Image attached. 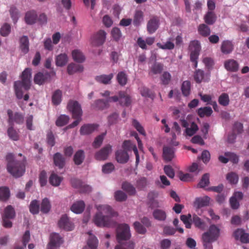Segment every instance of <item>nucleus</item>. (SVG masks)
<instances>
[{
    "label": "nucleus",
    "mask_w": 249,
    "mask_h": 249,
    "mask_svg": "<svg viewBox=\"0 0 249 249\" xmlns=\"http://www.w3.org/2000/svg\"><path fill=\"white\" fill-rule=\"evenodd\" d=\"M5 160L7 161L8 172L15 178H20L25 172V164L23 160L15 159L14 155L9 153L6 155Z\"/></svg>",
    "instance_id": "1"
},
{
    "label": "nucleus",
    "mask_w": 249,
    "mask_h": 249,
    "mask_svg": "<svg viewBox=\"0 0 249 249\" xmlns=\"http://www.w3.org/2000/svg\"><path fill=\"white\" fill-rule=\"evenodd\" d=\"M31 77V70L27 68L22 73L21 81H17L15 82V91L18 99H21L23 97L22 88L24 90H28L30 89Z\"/></svg>",
    "instance_id": "2"
},
{
    "label": "nucleus",
    "mask_w": 249,
    "mask_h": 249,
    "mask_svg": "<svg viewBox=\"0 0 249 249\" xmlns=\"http://www.w3.org/2000/svg\"><path fill=\"white\" fill-rule=\"evenodd\" d=\"M219 236V229L215 225H211L208 231L202 234V241L204 249H212V243Z\"/></svg>",
    "instance_id": "3"
},
{
    "label": "nucleus",
    "mask_w": 249,
    "mask_h": 249,
    "mask_svg": "<svg viewBox=\"0 0 249 249\" xmlns=\"http://www.w3.org/2000/svg\"><path fill=\"white\" fill-rule=\"evenodd\" d=\"M130 237L129 225L126 223L118 224L116 229V237L119 243L128 240Z\"/></svg>",
    "instance_id": "4"
},
{
    "label": "nucleus",
    "mask_w": 249,
    "mask_h": 249,
    "mask_svg": "<svg viewBox=\"0 0 249 249\" xmlns=\"http://www.w3.org/2000/svg\"><path fill=\"white\" fill-rule=\"evenodd\" d=\"M8 116V122L10 125H14V124H22L24 122V116L22 113L16 112L14 113L10 109L7 110Z\"/></svg>",
    "instance_id": "5"
},
{
    "label": "nucleus",
    "mask_w": 249,
    "mask_h": 249,
    "mask_svg": "<svg viewBox=\"0 0 249 249\" xmlns=\"http://www.w3.org/2000/svg\"><path fill=\"white\" fill-rule=\"evenodd\" d=\"M67 107L68 110L71 112L73 118H79L82 116V109L78 101L72 100L69 101Z\"/></svg>",
    "instance_id": "6"
},
{
    "label": "nucleus",
    "mask_w": 249,
    "mask_h": 249,
    "mask_svg": "<svg viewBox=\"0 0 249 249\" xmlns=\"http://www.w3.org/2000/svg\"><path fill=\"white\" fill-rule=\"evenodd\" d=\"M106 33L102 30L93 35L91 37V44L93 46L103 45L105 41Z\"/></svg>",
    "instance_id": "7"
},
{
    "label": "nucleus",
    "mask_w": 249,
    "mask_h": 249,
    "mask_svg": "<svg viewBox=\"0 0 249 249\" xmlns=\"http://www.w3.org/2000/svg\"><path fill=\"white\" fill-rule=\"evenodd\" d=\"M189 49L191 51V61H197L199 51L201 50V47L200 46L198 41L196 40L191 41L189 45Z\"/></svg>",
    "instance_id": "8"
},
{
    "label": "nucleus",
    "mask_w": 249,
    "mask_h": 249,
    "mask_svg": "<svg viewBox=\"0 0 249 249\" xmlns=\"http://www.w3.org/2000/svg\"><path fill=\"white\" fill-rule=\"evenodd\" d=\"M93 221L98 227H108L109 217L104 215L101 212H98L93 217Z\"/></svg>",
    "instance_id": "9"
},
{
    "label": "nucleus",
    "mask_w": 249,
    "mask_h": 249,
    "mask_svg": "<svg viewBox=\"0 0 249 249\" xmlns=\"http://www.w3.org/2000/svg\"><path fill=\"white\" fill-rule=\"evenodd\" d=\"M122 148H123V150L127 152L130 151L131 150H133L136 157V163L137 164L139 163L140 160L139 152L138 151L136 146L134 143H132L129 140L124 141L123 143Z\"/></svg>",
    "instance_id": "10"
},
{
    "label": "nucleus",
    "mask_w": 249,
    "mask_h": 249,
    "mask_svg": "<svg viewBox=\"0 0 249 249\" xmlns=\"http://www.w3.org/2000/svg\"><path fill=\"white\" fill-rule=\"evenodd\" d=\"M63 241L59 234L53 233L50 236V241L47 249H56L62 243Z\"/></svg>",
    "instance_id": "11"
},
{
    "label": "nucleus",
    "mask_w": 249,
    "mask_h": 249,
    "mask_svg": "<svg viewBox=\"0 0 249 249\" xmlns=\"http://www.w3.org/2000/svg\"><path fill=\"white\" fill-rule=\"evenodd\" d=\"M51 78V73L48 72H38L34 77V82L36 84L42 85Z\"/></svg>",
    "instance_id": "12"
},
{
    "label": "nucleus",
    "mask_w": 249,
    "mask_h": 249,
    "mask_svg": "<svg viewBox=\"0 0 249 249\" xmlns=\"http://www.w3.org/2000/svg\"><path fill=\"white\" fill-rule=\"evenodd\" d=\"M58 226L61 229L70 231L73 229V224L70 220L66 214L62 215L59 222Z\"/></svg>",
    "instance_id": "13"
},
{
    "label": "nucleus",
    "mask_w": 249,
    "mask_h": 249,
    "mask_svg": "<svg viewBox=\"0 0 249 249\" xmlns=\"http://www.w3.org/2000/svg\"><path fill=\"white\" fill-rule=\"evenodd\" d=\"M160 25V20L158 17L154 16L148 21L147 30L149 34H152L157 30Z\"/></svg>",
    "instance_id": "14"
},
{
    "label": "nucleus",
    "mask_w": 249,
    "mask_h": 249,
    "mask_svg": "<svg viewBox=\"0 0 249 249\" xmlns=\"http://www.w3.org/2000/svg\"><path fill=\"white\" fill-rule=\"evenodd\" d=\"M224 67L228 71L235 72L239 70V64L233 59H229L224 61Z\"/></svg>",
    "instance_id": "15"
},
{
    "label": "nucleus",
    "mask_w": 249,
    "mask_h": 249,
    "mask_svg": "<svg viewBox=\"0 0 249 249\" xmlns=\"http://www.w3.org/2000/svg\"><path fill=\"white\" fill-rule=\"evenodd\" d=\"M101 95L103 97H106V99H99L97 100L95 103V107L99 109H103L107 107L109 103V91H105L104 93H102Z\"/></svg>",
    "instance_id": "16"
},
{
    "label": "nucleus",
    "mask_w": 249,
    "mask_h": 249,
    "mask_svg": "<svg viewBox=\"0 0 249 249\" xmlns=\"http://www.w3.org/2000/svg\"><path fill=\"white\" fill-rule=\"evenodd\" d=\"M210 198L208 196L196 197L193 202V206L196 209L209 206Z\"/></svg>",
    "instance_id": "17"
},
{
    "label": "nucleus",
    "mask_w": 249,
    "mask_h": 249,
    "mask_svg": "<svg viewBox=\"0 0 249 249\" xmlns=\"http://www.w3.org/2000/svg\"><path fill=\"white\" fill-rule=\"evenodd\" d=\"M116 160L120 163H125L129 160V155L127 151L122 149L118 150L116 152Z\"/></svg>",
    "instance_id": "18"
},
{
    "label": "nucleus",
    "mask_w": 249,
    "mask_h": 249,
    "mask_svg": "<svg viewBox=\"0 0 249 249\" xmlns=\"http://www.w3.org/2000/svg\"><path fill=\"white\" fill-rule=\"evenodd\" d=\"M234 49L232 42L229 40H224L221 44V51L224 54H228L231 53Z\"/></svg>",
    "instance_id": "19"
},
{
    "label": "nucleus",
    "mask_w": 249,
    "mask_h": 249,
    "mask_svg": "<svg viewBox=\"0 0 249 249\" xmlns=\"http://www.w3.org/2000/svg\"><path fill=\"white\" fill-rule=\"evenodd\" d=\"M162 157L166 162L171 161L174 157V150L173 148L164 146L162 148Z\"/></svg>",
    "instance_id": "20"
},
{
    "label": "nucleus",
    "mask_w": 249,
    "mask_h": 249,
    "mask_svg": "<svg viewBox=\"0 0 249 249\" xmlns=\"http://www.w3.org/2000/svg\"><path fill=\"white\" fill-rule=\"evenodd\" d=\"M98 124H87L82 126L80 129V133L82 135H89L96 130Z\"/></svg>",
    "instance_id": "21"
},
{
    "label": "nucleus",
    "mask_w": 249,
    "mask_h": 249,
    "mask_svg": "<svg viewBox=\"0 0 249 249\" xmlns=\"http://www.w3.org/2000/svg\"><path fill=\"white\" fill-rule=\"evenodd\" d=\"M85 203L83 200H78L75 202L71 206V210L75 213H81L85 209Z\"/></svg>",
    "instance_id": "22"
},
{
    "label": "nucleus",
    "mask_w": 249,
    "mask_h": 249,
    "mask_svg": "<svg viewBox=\"0 0 249 249\" xmlns=\"http://www.w3.org/2000/svg\"><path fill=\"white\" fill-rule=\"evenodd\" d=\"M88 234L89 235L88 240V247H85L83 249H97L98 240L96 237L92 234L91 231L88 232Z\"/></svg>",
    "instance_id": "23"
},
{
    "label": "nucleus",
    "mask_w": 249,
    "mask_h": 249,
    "mask_svg": "<svg viewBox=\"0 0 249 249\" xmlns=\"http://www.w3.org/2000/svg\"><path fill=\"white\" fill-rule=\"evenodd\" d=\"M122 188L129 196H134L136 194V188L128 181L123 182Z\"/></svg>",
    "instance_id": "24"
},
{
    "label": "nucleus",
    "mask_w": 249,
    "mask_h": 249,
    "mask_svg": "<svg viewBox=\"0 0 249 249\" xmlns=\"http://www.w3.org/2000/svg\"><path fill=\"white\" fill-rule=\"evenodd\" d=\"M109 155V146L106 145L95 154V157L97 160H105L107 159Z\"/></svg>",
    "instance_id": "25"
},
{
    "label": "nucleus",
    "mask_w": 249,
    "mask_h": 249,
    "mask_svg": "<svg viewBox=\"0 0 249 249\" xmlns=\"http://www.w3.org/2000/svg\"><path fill=\"white\" fill-rule=\"evenodd\" d=\"M53 162L55 166H58L60 169L63 168L65 165V159L62 155L59 153L54 154Z\"/></svg>",
    "instance_id": "26"
},
{
    "label": "nucleus",
    "mask_w": 249,
    "mask_h": 249,
    "mask_svg": "<svg viewBox=\"0 0 249 249\" xmlns=\"http://www.w3.org/2000/svg\"><path fill=\"white\" fill-rule=\"evenodd\" d=\"M20 49L24 54H26L29 50V39L27 36H23L20 38Z\"/></svg>",
    "instance_id": "27"
},
{
    "label": "nucleus",
    "mask_w": 249,
    "mask_h": 249,
    "mask_svg": "<svg viewBox=\"0 0 249 249\" xmlns=\"http://www.w3.org/2000/svg\"><path fill=\"white\" fill-rule=\"evenodd\" d=\"M84 68L82 66L71 63L67 67V72L69 74H72L76 72H81L83 71Z\"/></svg>",
    "instance_id": "28"
},
{
    "label": "nucleus",
    "mask_w": 249,
    "mask_h": 249,
    "mask_svg": "<svg viewBox=\"0 0 249 249\" xmlns=\"http://www.w3.org/2000/svg\"><path fill=\"white\" fill-rule=\"evenodd\" d=\"M204 20L206 24L212 25L216 20V16L213 11H208L204 16Z\"/></svg>",
    "instance_id": "29"
},
{
    "label": "nucleus",
    "mask_w": 249,
    "mask_h": 249,
    "mask_svg": "<svg viewBox=\"0 0 249 249\" xmlns=\"http://www.w3.org/2000/svg\"><path fill=\"white\" fill-rule=\"evenodd\" d=\"M119 97H120V103L121 106L128 107L131 103L130 96L124 91H121L119 92Z\"/></svg>",
    "instance_id": "30"
},
{
    "label": "nucleus",
    "mask_w": 249,
    "mask_h": 249,
    "mask_svg": "<svg viewBox=\"0 0 249 249\" xmlns=\"http://www.w3.org/2000/svg\"><path fill=\"white\" fill-rule=\"evenodd\" d=\"M197 31L199 35L203 37H208L211 34V29L208 24L202 23L197 27Z\"/></svg>",
    "instance_id": "31"
},
{
    "label": "nucleus",
    "mask_w": 249,
    "mask_h": 249,
    "mask_svg": "<svg viewBox=\"0 0 249 249\" xmlns=\"http://www.w3.org/2000/svg\"><path fill=\"white\" fill-rule=\"evenodd\" d=\"M16 217V212L14 208L12 205H8L4 210L2 217H8L14 219Z\"/></svg>",
    "instance_id": "32"
},
{
    "label": "nucleus",
    "mask_w": 249,
    "mask_h": 249,
    "mask_svg": "<svg viewBox=\"0 0 249 249\" xmlns=\"http://www.w3.org/2000/svg\"><path fill=\"white\" fill-rule=\"evenodd\" d=\"M62 93L60 89L54 91L52 95V103L54 106L59 105L62 101Z\"/></svg>",
    "instance_id": "33"
},
{
    "label": "nucleus",
    "mask_w": 249,
    "mask_h": 249,
    "mask_svg": "<svg viewBox=\"0 0 249 249\" xmlns=\"http://www.w3.org/2000/svg\"><path fill=\"white\" fill-rule=\"evenodd\" d=\"M85 159L84 152L82 150H78L73 156V161L74 164L77 165H80L83 163Z\"/></svg>",
    "instance_id": "34"
},
{
    "label": "nucleus",
    "mask_w": 249,
    "mask_h": 249,
    "mask_svg": "<svg viewBox=\"0 0 249 249\" xmlns=\"http://www.w3.org/2000/svg\"><path fill=\"white\" fill-rule=\"evenodd\" d=\"M213 113L211 107H201L198 108L197 113L199 117H209Z\"/></svg>",
    "instance_id": "35"
},
{
    "label": "nucleus",
    "mask_w": 249,
    "mask_h": 249,
    "mask_svg": "<svg viewBox=\"0 0 249 249\" xmlns=\"http://www.w3.org/2000/svg\"><path fill=\"white\" fill-rule=\"evenodd\" d=\"M72 56L75 62L78 63L84 62L85 60V56L79 50H74L72 52Z\"/></svg>",
    "instance_id": "36"
},
{
    "label": "nucleus",
    "mask_w": 249,
    "mask_h": 249,
    "mask_svg": "<svg viewBox=\"0 0 249 249\" xmlns=\"http://www.w3.org/2000/svg\"><path fill=\"white\" fill-rule=\"evenodd\" d=\"M117 81L119 85L124 86L126 85L128 81V76L124 71L118 73L116 76Z\"/></svg>",
    "instance_id": "37"
},
{
    "label": "nucleus",
    "mask_w": 249,
    "mask_h": 249,
    "mask_svg": "<svg viewBox=\"0 0 249 249\" xmlns=\"http://www.w3.org/2000/svg\"><path fill=\"white\" fill-rule=\"evenodd\" d=\"M155 219L159 221H164L166 218V213L165 211L160 209H156L153 213Z\"/></svg>",
    "instance_id": "38"
},
{
    "label": "nucleus",
    "mask_w": 249,
    "mask_h": 249,
    "mask_svg": "<svg viewBox=\"0 0 249 249\" xmlns=\"http://www.w3.org/2000/svg\"><path fill=\"white\" fill-rule=\"evenodd\" d=\"M37 16L35 11H30L27 12L25 18L26 22L28 24H34L36 19Z\"/></svg>",
    "instance_id": "39"
},
{
    "label": "nucleus",
    "mask_w": 249,
    "mask_h": 249,
    "mask_svg": "<svg viewBox=\"0 0 249 249\" xmlns=\"http://www.w3.org/2000/svg\"><path fill=\"white\" fill-rule=\"evenodd\" d=\"M181 91H182L183 96L187 97L190 94L191 91V82L188 80L183 81L182 86H181Z\"/></svg>",
    "instance_id": "40"
},
{
    "label": "nucleus",
    "mask_w": 249,
    "mask_h": 249,
    "mask_svg": "<svg viewBox=\"0 0 249 249\" xmlns=\"http://www.w3.org/2000/svg\"><path fill=\"white\" fill-rule=\"evenodd\" d=\"M10 197V191L8 187H0V200L5 201L9 199Z\"/></svg>",
    "instance_id": "41"
},
{
    "label": "nucleus",
    "mask_w": 249,
    "mask_h": 249,
    "mask_svg": "<svg viewBox=\"0 0 249 249\" xmlns=\"http://www.w3.org/2000/svg\"><path fill=\"white\" fill-rule=\"evenodd\" d=\"M68 62L67 55L65 54H60L55 58V64L57 66L62 67L65 66Z\"/></svg>",
    "instance_id": "42"
},
{
    "label": "nucleus",
    "mask_w": 249,
    "mask_h": 249,
    "mask_svg": "<svg viewBox=\"0 0 249 249\" xmlns=\"http://www.w3.org/2000/svg\"><path fill=\"white\" fill-rule=\"evenodd\" d=\"M147 185V180L145 177H141L136 181V187L140 191L144 190Z\"/></svg>",
    "instance_id": "43"
},
{
    "label": "nucleus",
    "mask_w": 249,
    "mask_h": 249,
    "mask_svg": "<svg viewBox=\"0 0 249 249\" xmlns=\"http://www.w3.org/2000/svg\"><path fill=\"white\" fill-rule=\"evenodd\" d=\"M62 178L57 175L52 173L49 178V183L53 186H58L61 182Z\"/></svg>",
    "instance_id": "44"
},
{
    "label": "nucleus",
    "mask_w": 249,
    "mask_h": 249,
    "mask_svg": "<svg viewBox=\"0 0 249 249\" xmlns=\"http://www.w3.org/2000/svg\"><path fill=\"white\" fill-rule=\"evenodd\" d=\"M192 221L196 227L199 229H204L205 227V223L203 220L196 214H195L193 215Z\"/></svg>",
    "instance_id": "45"
},
{
    "label": "nucleus",
    "mask_w": 249,
    "mask_h": 249,
    "mask_svg": "<svg viewBox=\"0 0 249 249\" xmlns=\"http://www.w3.org/2000/svg\"><path fill=\"white\" fill-rule=\"evenodd\" d=\"M210 183V175L209 173L204 174L197 184V187L200 188H204L209 185Z\"/></svg>",
    "instance_id": "46"
},
{
    "label": "nucleus",
    "mask_w": 249,
    "mask_h": 249,
    "mask_svg": "<svg viewBox=\"0 0 249 249\" xmlns=\"http://www.w3.org/2000/svg\"><path fill=\"white\" fill-rule=\"evenodd\" d=\"M51 209V205L49 199L47 198L43 199L41 203V212L44 213H47L50 211Z\"/></svg>",
    "instance_id": "47"
},
{
    "label": "nucleus",
    "mask_w": 249,
    "mask_h": 249,
    "mask_svg": "<svg viewBox=\"0 0 249 249\" xmlns=\"http://www.w3.org/2000/svg\"><path fill=\"white\" fill-rule=\"evenodd\" d=\"M219 104L223 107H227L230 103V98L228 94L226 93H222L218 98Z\"/></svg>",
    "instance_id": "48"
},
{
    "label": "nucleus",
    "mask_w": 249,
    "mask_h": 249,
    "mask_svg": "<svg viewBox=\"0 0 249 249\" xmlns=\"http://www.w3.org/2000/svg\"><path fill=\"white\" fill-rule=\"evenodd\" d=\"M29 211L33 214L38 213L39 212V204L37 200L35 199L31 202L29 205Z\"/></svg>",
    "instance_id": "49"
},
{
    "label": "nucleus",
    "mask_w": 249,
    "mask_h": 249,
    "mask_svg": "<svg viewBox=\"0 0 249 249\" xmlns=\"http://www.w3.org/2000/svg\"><path fill=\"white\" fill-rule=\"evenodd\" d=\"M106 134V132L103 133L102 134L98 135L95 139L94 141L92 142V147L94 148H98L101 146L103 142L104 137Z\"/></svg>",
    "instance_id": "50"
},
{
    "label": "nucleus",
    "mask_w": 249,
    "mask_h": 249,
    "mask_svg": "<svg viewBox=\"0 0 249 249\" xmlns=\"http://www.w3.org/2000/svg\"><path fill=\"white\" fill-rule=\"evenodd\" d=\"M143 19V13L141 10L136 11L134 15L133 24L135 26H138Z\"/></svg>",
    "instance_id": "51"
},
{
    "label": "nucleus",
    "mask_w": 249,
    "mask_h": 249,
    "mask_svg": "<svg viewBox=\"0 0 249 249\" xmlns=\"http://www.w3.org/2000/svg\"><path fill=\"white\" fill-rule=\"evenodd\" d=\"M204 72L201 69H197L194 74V79L198 83H201L204 79Z\"/></svg>",
    "instance_id": "52"
},
{
    "label": "nucleus",
    "mask_w": 249,
    "mask_h": 249,
    "mask_svg": "<svg viewBox=\"0 0 249 249\" xmlns=\"http://www.w3.org/2000/svg\"><path fill=\"white\" fill-rule=\"evenodd\" d=\"M132 125L136 129L137 131L143 136H146V132L144 129L143 128L142 125L140 124L139 121L135 119L132 121Z\"/></svg>",
    "instance_id": "53"
},
{
    "label": "nucleus",
    "mask_w": 249,
    "mask_h": 249,
    "mask_svg": "<svg viewBox=\"0 0 249 249\" xmlns=\"http://www.w3.org/2000/svg\"><path fill=\"white\" fill-rule=\"evenodd\" d=\"M69 119L70 118L68 116L61 115L57 119L56 122H55V124L58 126H64L68 123Z\"/></svg>",
    "instance_id": "54"
},
{
    "label": "nucleus",
    "mask_w": 249,
    "mask_h": 249,
    "mask_svg": "<svg viewBox=\"0 0 249 249\" xmlns=\"http://www.w3.org/2000/svg\"><path fill=\"white\" fill-rule=\"evenodd\" d=\"M197 125L195 123H192L190 128L187 127L185 130L186 134L189 136H192L198 130Z\"/></svg>",
    "instance_id": "55"
},
{
    "label": "nucleus",
    "mask_w": 249,
    "mask_h": 249,
    "mask_svg": "<svg viewBox=\"0 0 249 249\" xmlns=\"http://www.w3.org/2000/svg\"><path fill=\"white\" fill-rule=\"evenodd\" d=\"M114 197L116 200H117V201L122 202L127 199V196L125 193L123 192L122 191L119 190L117 191L115 193Z\"/></svg>",
    "instance_id": "56"
},
{
    "label": "nucleus",
    "mask_w": 249,
    "mask_h": 249,
    "mask_svg": "<svg viewBox=\"0 0 249 249\" xmlns=\"http://www.w3.org/2000/svg\"><path fill=\"white\" fill-rule=\"evenodd\" d=\"M7 133L10 139L14 141H17L18 138V136L17 132L14 129L13 125H10L7 130Z\"/></svg>",
    "instance_id": "57"
},
{
    "label": "nucleus",
    "mask_w": 249,
    "mask_h": 249,
    "mask_svg": "<svg viewBox=\"0 0 249 249\" xmlns=\"http://www.w3.org/2000/svg\"><path fill=\"white\" fill-rule=\"evenodd\" d=\"M162 70V64L159 63H155L151 68V72L154 74H157L161 73Z\"/></svg>",
    "instance_id": "58"
},
{
    "label": "nucleus",
    "mask_w": 249,
    "mask_h": 249,
    "mask_svg": "<svg viewBox=\"0 0 249 249\" xmlns=\"http://www.w3.org/2000/svg\"><path fill=\"white\" fill-rule=\"evenodd\" d=\"M160 80L162 85H167L171 80V74L166 71L162 73L160 77Z\"/></svg>",
    "instance_id": "59"
},
{
    "label": "nucleus",
    "mask_w": 249,
    "mask_h": 249,
    "mask_svg": "<svg viewBox=\"0 0 249 249\" xmlns=\"http://www.w3.org/2000/svg\"><path fill=\"white\" fill-rule=\"evenodd\" d=\"M191 218V214H188V215H182L180 216V219L181 221L184 223L185 225V227L187 229H191V223L190 222V220Z\"/></svg>",
    "instance_id": "60"
},
{
    "label": "nucleus",
    "mask_w": 249,
    "mask_h": 249,
    "mask_svg": "<svg viewBox=\"0 0 249 249\" xmlns=\"http://www.w3.org/2000/svg\"><path fill=\"white\" fill-rule=\"evenodd\" d=\"M227 179L230 183L236 184L239 179V177L235 173L231 172L227 174Z\"/></svg>",
    "instance_id": "61"
},
{
    "label": "nucleus",
    "mask_w": 249,
    "mask_h": 249,
    "mask_svg": "<svg viewBox=\"0 0 249 249\" xmlns=\"http://www.w3.org/2000/svg\"><path fill=\"white\" fill-rule=\"evenodd\" d=\"M96 81L104 85H107L109 83V76L106 74H102L95 77Z\"/></svg>",
    "instance_id": "62"
},
{
    "label": "nucleus",
    "mask_w": 249,
    "mask_h": 249,
    "mask_svg": "<svg viewBox=\"0 0 249 249\" xmlns=\"http://www.w3.org/2000/svg\"><path fill=\"white\" fill-rule=\"evenodd\" d=\"M112 37L116 41H118L122 36L120 29L117 27H114L111 31Z\"/></svg>",
    "instance_id": "63"
},
{
    "label": "nucleus",
    "mask_w": 249,
    "mask_h": 249,
    "mask_svg": "<svg viewBox=\"0 0 249 249\" xmlns=\"http://www.w3.org/2000/svg\"><path fill=\"white\" fill-rule=\"evenodd\" d=\"M142 97H147L153 98L154 97L153 92L146 87H142L140 89Z\"/></svg>",
    "instance_id": "64"
}]
</instances>
